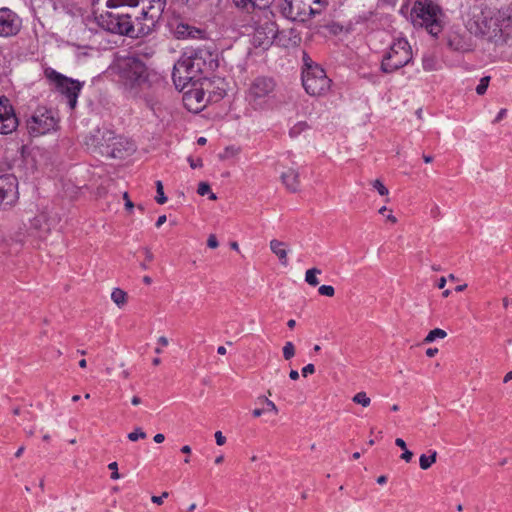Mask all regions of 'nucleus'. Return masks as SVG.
<instances>
[{
  "instance_id": "nucleus-1",
  "label": "nucleus",
  "mask_w": 512,
  "mask_h": 512,
  "mask_svg": "<svg viewBox=\"0 0 512 512\" xmlns=\"http://www.w3.org/2000/svg\"><path fill=\"white\" fill-rule=\"evenodd\" d=\"M111 9L96 17L103 30L130 38L150 34L162 17L166 0H107Z\"/></svg>"
},
{
  "instance_id": "nucleus-2",
  "label": "nucleus",
  "mask_w": 512,
  "mask_h": 512,
  "mask_svg": "<svg viewBox=\"0 0 512 512\" xmlns=\"http://www.w3.org/2000/svg\"><path fill=\"white\" fill-rule=\"evenodd\" d=\"M464 24L467 31L485 39L495 46H512V8L503 7L496 11L470 7Z\"/></svg>"
},
{
  "instance_id": "nucleus-3",
  "label": "nucleus",
  "mask_w": 512,
  "mask_h": 512,
  "mask_svg": "<svg viewBox=\"0 0 512 512\" xmlns=\"http://www.w3.org/2000/svg\"><path fill=\"white\" fill-rule=\"evenodd\" d=\"M218 67L216 55L206 48H199L183 55L173 67L172 79L176 89L182 91L190 82H197L201 75H208Z\"/></svg>"
},
{
  "instance_id": "nucleus-4",
  "label": "nucleus",
  "mask_w": 512,
  "mask_h": 512,
  "mask_svg": "<svg viewBox=\"0 0 512 512\" xmlns=\"http://www.w3.org/2000/svg\"><path fill=\"white\" fill-rule=\"evenodd\" d=\"M112 69L123 87L134 95H137L141 89L151 87L160 79L157 72L150 69L141 58L134 55L118 58Z\"/></svg>"
},
{
  "instance_id": "nucleus-5",
  "label": "nucleus",
  "mask_w": 512,
  "mask_h": 512,
  "mask_svg": "<svg viewBox=\"0 0 512 512\" xmlns=\"http://www.w3.org/2000/svg\"><path fill=\"white\" fill-rule=\"evenodd\" d=\"M413 59L410 44L404 38H398L390 45L383 55L380 70L385 74H391L409 64Z\"/></svg>"
},
{
  "instance_id": "nucleus-6",
  "label": "nucleus",
  "mask_w": 512,
  "mask_h": 512,
  "mask_svg": "<svg viewBox=\"0 0 512 512\" xmlns=\"http://www.w3.org/2000/svg\"><path fill=\"white\" fill-rule=\"evenodd\" d=\"M441 10L438 5L431 1H417L411 10V19L416 26L425 27L433 36L441 32L440 24Z\"/></svg>"
},
{
  "instance_id": "nucleus-7",
  "label": "nucleus",
  "mask_w": 512,
  "mask_h": 512,
  "mask_svg": "<svg viewBox=\"0 0 512 512\" xmlns=\"http://www.w3.org/2000/svg\"><path fill=\"white\" fill-rule=\"evenodd\" d=\"M326 5V0H284L280 9L287 19L304 22L320 14Z\"/></svg>"
},
{
  "instance_id": "nucleus-8",
  "label": "nucleus",
  "mask_w": 512,
  "mask_h": 512,
  "mask_svg": "<svg viewBox=\"0 0 512 512\" xmlns=\"http://www.w3.org/2000/svg\"><path fill=\"white\" fill-rule=\"evenodd\" d=\"M302 84L309 95L322 96L329 91L331 80L327 77L322 67L310 65L308 68H303Z\"/></svg>"
},
{
  "instance_id": "nucleus-9",
  "label": "nucleus",
  "mask_w": 512,
  "mask_h": 512,
  "mask_svg": "<svg viewBox=\"0 0 512 512\" xmlns=\"http://www.w3.org/2000/svg\"><path fill=\"white\" fill-rule=\"evenodd\" d=\"M58 126L54 112L46 107L37 108L27 119L26 127L30 136L39 137L55 131Z\"/></svg>"
},
{
  "instance_id": "nucleus-10",
  "label": "nucleus",
  "mask_w": 512,
  "mask_h": 512,
  "mask_svg": "<svg viewBox=\"0 0 512 512\" xmlns=\"http://www.w3.org/2000/svg\"><path fill=\"white\" fill-rule=\"evenodd\" d=\"M45 76L54 83L56 89L66 97L70 109H74L77 105V99L83 87V83L66 77L52 68L45 70Z\"/></svg>"
},
{
  "instance_id": "nucleus-11",
  "label": "nucleus",
  "mask_w": 512,
  "mask_h": 512,
  "mask_svg": "<svg viewBox=\"0 0 512 512\" xmlns=\"http://www.w3.org/2000/svg\"><path fill=\"white\" fill-rule=\"evenodd\" d=\"M277 32L278 27L274 21L269 18L260 21L257 23L253 33L252 41L254 46L266 49L273 43H276L278 46L286 47L287 43L282 41L284 33L277 34Z\"/></svg>"
},
{
  "instance_id": "nucleus-12",
  "label": "nucleus",
  "mask_w": 512,
  "mask_h": 512,
  "mask_svg": "<svg viewBox=\"0 0 512 512\" xmlns=\"http://www.w3.org/2000/svg\"><path fill=\"white\" fill-rule=\"evenodd\" d=\"M275 82L269 77H257L250 84L247 92L248 102L255 108H263V106L272 97L275 90Z\"/></svg>"
},
{
  "instance_id": "nucleus-13",
  "label": "nucleus",
  "mask_w": 512,
  "mask_h": 512,
  "mask_svg": "<svg viewBox=\"0 0 512 512\" xmlns=\"http://www.w3.org/2000/svg\"><path fill=\"white\" fill-rule=\"evenodd\" d=\"M98 145L99 152L110 158H124L133 150V146L129 142L116 136L112 131L103 132Z\"/></svg>"
},
{
  "instance_id": "nucleus-14",
  "label": "nucleus",
  "mask_w": 512,
  "mask_h": 512,
  "mask_svg": "<svg viewBox=\"0 0 512 512\" xmlns=\"http://www.w3.org/2000/svg\"><path fill=\"white\" fill-rule=\"evenodd\" d=\"M18 200V181L12 174L0 175V208L13 206Z\"/></svg>"
},
{
  "instance_id": "nucleus-15",
  "label": "nucleus",
  "mask_w": 512,
  "mask_h": 512,
  "mask_svg": "<svg viewBox=\"0 0 512 512\" xmlns=\"http://www.w3.org/2000/svg\"><path fill=\"white\" fill-rule=\"evenodd\" d=\"M471 35L466 31L452 30L447 35V45L451 50L459 53L471 52L475 47Z\"/></svg>"
},
{
  "instance_id": "nucleus-16",
  "label": "nucleus",
  "mask_w": 512,
  "mask_h": 512,
  "mask_svg": "<svg viewBox=\"0 0 512 512\" xmlns=\"http://www.w3.org/2000/svg\"><path fill=\"white\" fill-rule=\"evenodd\" d=\"M191 83L192 87L184 92L182 100L187 110L198 113L206 106L207 99L203 88L196 87L195 82Z\"/></svg>"
},
{
  "instance_id": "nucleus-17",
  "label": "nucleus",
  "mask_w": 512,
  "mask_h": 512,
  "mask_svg": "<svg viewBox=\"0 0 512 512\" xmlns=\"http://www.w3.org/2000/svg\"><path fill=\"white\" fill-rule=\"evenodd\" d=\"M18 124V119L8 99H0V134L12 133Z\"/></svg>"
},
{
  "instance_id": "nucleus-18",
  "label": "nucleus",
  "mask_w": 512,
  "mask_h": 512,
  "mask_svg": "<svg viewBox=\"0 0 512 512\" xmlns=\"http://www.w3.org/2000/svg\"><path fill=\"white\" fill-rule=\"evenodd\" d=\"M171 31L177 39H204L206 31L192 26L182 20H175L170 23Z\"/></svg>"
},
{
  "instance_id": "nucleus-19",
  "label": "nucleus",
  "mask_w": 512,
  "mask_h": 512,
  "mask_svg": "<svg viewBox=\"0 0 512 512\" xmlns=\"http://www.w3.org/2000/svg\"><path fill=\"white\" fill-rule=\"evenodd\" d=\"M21 27L19 17L8 8L0 9V36L15 35Z\"/></svg>"
},
{
  "instance_id": "nucleus-20",
  "label": "nucleus",
  "mask_w": 512,
  "mask_h": 512,
  "mask_svg": "<svg viewBox=\"0 0 512 512\" xmlns=\"http://www.w3.org/2000/svg\"><path fill=\"white\" fill-rule=\"evenodd\" d=\"M282 183L285 185L286 189L290 192H297L300 187V175L299 172L295 169H288L283 172L281 175Z\"/></svg>"
},
{
  "instance_id": "nucleus-21",
  "label": "nucleus",
  "mask_w": 512,
  "mask_h": 512,
  "mask_svg": "<svg viewBox=\"0 0 512 512\" xmlns=\"http://www.w3.org/2000/svg\"><path fill=\"white\" fill-rule=\"evenodd\" d=\"M273 0H233V3L246 11L254 9L265 10L272 4Z\"/></svg>"
},
{
  "instance_id": "nucleus-22",
  "label": "nucleus",
  "mask_w": 512,
  "mask_h": 512,
  "mask_svg": "<svg viewBox=\"0 0 512 512\" xmlns=\"http://www.w3.org/2000/svg\"><path fill=\"white\" fill-rule=\"evenodd\" d=\"M286 246V243L277 239H273L270 241V250L278 257L279 262L283 266L288 265V252Z\"/></svg>"
},
{
  "instance_id": "nucleus-23",
  "label": "nucleus",
  "mask_w": 512,
  "mask_h": 512,
  "mask_svg": "<svg viewBox=\"0 0 512 512\" xmlns=\"http://www.w3.org/2000/svg\"><path fill=\"white\" fill-rule=\"evenodd\" d=\"M111 299L118 307H122L127 302V294L120 288H114L111 293Z\"/></svg>"
},
{
  "instance_id": "nucleus-24",
  "label": "nucleus",
  "mask_w": 512,
  "mask_h": 512,
  "mask_svg": "<svg viewBox=\"0 0 512 512\" xmlns=\"http://www.w3.org/2000/svg\"><path fill=\"white\" fill-rule=\"evenodd\" d=\"M437 459V452L434 450L431 452L429 456L422 454L419 458V465L420 468L423 470L429 469L432 464L436 462Z\"/></svg>"
},
{
  "instance_id": "nucleus-25",
  "label": "nucleus",
  "mask_w": 512,
  "mask_h": 512,
  "mask_svg": "<svg viewBox=\"0 0 512 512\" xmlns=\"http://www.w3.org/2000/svg\"><path fill=\"white\" fill-rule=\"evenodd\" d=\"M322 273V271L319 269V268H311V269H308L306 272H305V281L310 285V286H317L319 284V280L317 278V275H320Z\"/></svg>"
},
{
  "instance_id": "nucleus-26",
  "label": "nucleus",
  "mask_w": 512,
  "mask_h": 512,
  "mask_svg": "<svg viewBox=\"0 0 512 512\" xmlns=\"http://www.w3.org/2000/svg\"><path fill=\"white\" fill-rule=\"evenodd\" d=\"M309 125L305 121H300L294 124L289 130V136L291 138L298 137L302 132L307 131L309 129Z\"/></svg>"
},
{
  "instance_id": "nucleus-27",
  "label": "nucleus",
  "mask_w": 512,
  "mask_h": 512,
  "mask_svg": "<svg viewBox=\"0 0 512 512\" xmlns=\"http://www.w3.org/2000/svg\"><path fill=\"white\" fill-rule=\"evenodd\" d=\"M446 336H447L446 331H444L443 329H440V328H435V329L431 330L427 334V336L424 338V343L428 344V343L435 341L438 338L443 339Z\"/></svg>"
},
{
  "instance_id": "nucleus-28",
  "label": "nucleus",
  "mask_w": 512,
  "mask_h": 512,
  "mask_svg": "<svg viewBox=\"0 0 512 512\" xmlns=\"http://www.w3.org/2000/svg\"><path fill=\"white\" fill-rule=\"evenodd\" d=\"M353 402L363 407H368L371 403V399L367 396L365 392H358L352 398Z\"/></svg>"
},
{
  "instance_id": "nucleus-29",
  "label": "nucleus",
  "mask_w": 512,
  "mask_h": 512,
  "mask_svg": "<svg viewBox=\"0 0 512 512\" xmlns=\"http://www.w3.org/2000/svg\"><path fill=\"white\" fill-rule=\"evenodd\" d=\"M156 197L155 200L158 204H164L167 202V197L164 194L163 184L161 181H156Z\"/></svg>"
},
{
  "instance_id": "nucleus-30",
  "label": "nucleus",
  "mask_w": 512,
  "mask_h": 512,
  "mask_svg": "<svg viewBox=\"0 0 512 512\" xmlns=\"http://www.w3.org/2000/svg\"><path fill=\"white\" fill-rule=\"evenodd\" d=\"M283 357L285 360H290L295 355V346L292 342L288 341L285 343L282 349Z\"/></svg>"
},
{
  "instance_id": "nucleus-31",
  "label": "nucleus",
  "mask_w": 512,
  "mask_h": 512,
  "mask_svg": "<svg viewBox=\"0 0 512 512\" xmlns=\"http://www.w3.org/2000/svg\"><path fill=\"white\" fill-rule=\"evenodd\" d=\"M490 82V76H484L480 79L479 84L476 87V93L478 95H484L487 91Z\"/></svg>"
},
{
  "instance_id": "nucleus-32",
  "label": "nucleus",
  "mask_w": 512,
  "mask_h": 512,
  "mask_svg": "<svg viewBox=\"0 0 512 512\" xmlns=\"http://www.w3.org/2000/svg\"><path fill=\"white\" fill-rule=\"evenodd\" d=\"M372 187L381 195L387 196L389 194V190L387 187L380 181L379 179L373 180L371 182Z\"/></svg>"
},
{
  "instance_id": "nucleus-33",
  "label": "nucleus",
  "mask_w": 512,
  "mask_h": 512,
  "mask_svg": "<svg viewBox=\"0 0 512 512\" xmlns=\"http://www.w3.org/2000/svg\"><path fill=\"white\" fill-rule=\"evenodd\" d=\"M127 437L130 441L135 442L139 439H145L146 433L141 428L138 427L135 428L134 431L130 432Z\"/></svg>"
},
{
  "instance_id": "nucleus-34",
  "label": "nucleus",
  "mask_w": 512,
  "mask_h": 512,
  "mask_svg": "<svg viewBox=\"0 0 512 512\" xmlns=\"http://www.w3.org/2000/svg\"><path fill=\"white\" fill-rule=\"evenodd\" d=\"M318 292L320 295L333 297L335 294V289L331 285H322L319 287Z\"/></svg>"
},
{
  "instance_id": "nucleus-35",
  "label": "nucleus",
  "mask_w": 512,
  "mask_h": 512,
  "mask_svg": "<svg viewBox=\"0 0 512 512\" xmlns=\"http://www.w3.org/2000/svg\"><path fill=\"white\" fill-rule=\"evenodd\" d=\"M423 68L426 71H432L435 69V60L433 57L427 56L423 58Z\"/></svg>"
},
{
  "instance_id": "nucleus-36",
  "label": "nucleus",
  "mask_w": 512,
  "mask_h": 512,
  "mask_svg": "<svg viewBox=\"0 0 512 512\" xmlns=\"http://www.w3.org/2000/svg\"><path fill=\"white\" fill-rule=\"evenodd\" d=\"M211 188L207 182H200L198 185L197 193L201 196L207 195L210 193Z\"/></svg>"
},
{
  "instance_id": "nucleus-37",
  "label": "nucleus",
  "mask_w": 512,
  "mask_h": 512,
  "mask_svg": "<svg viewBox=\"0 0 512 512\" xmlns=\"http://www.w3.org/2000/svg\"><path fill=\"white\" fill-rule=\"evenodd\" d=\"M108 468L112 471L111 478L113 480H117L120 478V474L118 472V465L116 462H112L108 465Z\"/></svg>"
},
{
  "instance_id": "nucleus-38",
  "label": "nucleus",
  "mask_w": 512,
  "mask_h": 512,
  "mask_svg": "<svg viewBox=\"0 0 512 512\" xmlns=\"http://www.w3.org/2000/svg\"><path fill=\"white\" fill-rule=\"evenodd\" d=\"M169 496L168 492H163L160 496H152L151 501L157 505H161L163 500Z\"/></svg>"
},
{
  "instance_id": "nucleus-39",
  "label": "nucleus",
  "mask_w": 512,
  "mask_h": 512,
  "mask_svg": "<svg viewBox=\"0 0 512 512\" xmlns=\"http://www.w3.org/2000/svg\"><path fill=\"white\" fill-rule=\"evenodd\" d=\"M315 372V366L313 364H307L302 368L303 377H307L309 374H313Z\"/></svg>"
},
{
  "instance_id": "nucleus-40",
  "label": "nucleus",
  "mask_w": 512,
  "mask_h": 512,
  "mask_svg": "<svg viewBox=\"0 0 512 512\" xmlns=\"http://www.w3.org/2000/svg\"><path fill=\"white\" fill-rule=\"evenodd\" d=\"M207 245H208L209 248H212V249H215V248L218 247L219 243H218V240H217L215 235L211 234L208 237Z\"/></svg>"
},
{
  "instance_id": "nucleus-41",
  "label": "nucleus",
  "mask_w": 512,
  "mask_h": 512,
  "mask_svg": "<svg viewBox=\"0 0 512 512\" xmlns=\"http://www.w3.org/2000/svg\"><path fill=\"white\" fill-rule=\"evenodd\" d=\"M214 436L217 445L222 446L226 443V437L222 434L221 431H217Z\"/></svg>"
},
{
  "instance_id": "nucleus-42",
  "label": "nucleus",
  "mask_w": 512,
  "mask_h": 512,
  "mask_svg": "<svg viewBox=\"0 0 512 512\" xmlns=\"http://www.w3.org/2000/svg\"><path fill=\"white\" fill-rule=\"evenodd\" d=\"M264 402L266 403L267 405V410L268 411H272L274 412L275 414L278 413V408L277 406L275 405V403L273 401H271L270 399L268 398H264Z\"/></svg>"
},
{
  "instance_id": "nucleus-43",
  "label": "nucleus",
  "mask_w": 512,
  "mask_h": 512,
  "mask_svg": "<svg viewBox=\"0 0 512 512\" xmlns=\"http://www.w3.org/2000/svg\"><path fill=\"white\" fill-rule=\"evenodd\" d=\"M412 457H413V453L410 450H408V449L403 450V453L401 454L402 460H404L405 462H410Z\"/></svg>"
},
{
  "instance_id": "nucleus-44",
  "label": "nucleus",
  "mask_w": 512,
  "mask_h": 512,
  "mask_svg": "<svg viewBox=\"0 0 512 512\" xmlns=\"http://www.w3.org/2000/svg\"><path fill=\"white\" fill-rule=\"evenodd\" d=\"M282 33H284V36L282 37V41L286 42L287 43L286 47H288L290 45V42H291V37H287V33L291 34L292 31L291 30L290 31H285V30L279 31L278 30V32H277V34H282Z\"/></svg>"
},
{
  "instance_id": "nucleus-45",
  "label": "nucleus",
  "mask_w": 512,
  "mask_h": 512,
  "mask_svg": "<svg viewBox=\"0 0 512 512\" xmlns=\"http://www.w3.org/2000/svg\"><path fill=\"white\" fill-rule=\"evenodd\" d=\"M123 197L125 199V207L128 209V210H131L133 207H134V204L132 203V201L129 199L128 197V193L125 192L123 194Z\"/></svg>"
},
{
  "instance_id": "nucleus-46",
  "label": "nucleus",
  "mask_w": 512,
  "mask_h": 512,
  "mask_svg": "<svg viewBox=\"0 0 512 512\" xmlns=\"http://www.w3.org/2000/svg\"><path fill=\"white\" fill-rule=\"evenodd\" d=\"M303 62L304 68H308L310 65H316L306 53L303 54Z\"/></svg>"
},
{
  "instance_id": "nucleus-47",
  "label": "nucleus",
  "mask_w": 512,
  "mask_h": 512,
  "mask_svg": "<svg viewBox=\"0 0 512 512\" xmlns=\"http://www.w3.org/2000/svg\"><path fill=\"white\" fill-rule=\"evenodd\" d=\"M145 258L147 259V262H151L154 258L153 253L149 248H144Z\"/></svg>"
},
{
  "instance_id": "nucleus-48",
  "label": "nucleus",
  "mask_w": 512,
  "mask_h": 512,
  "mask_svg": "<svg viewBox=\"0 0 512 512\" xmlns=\"http://www.w3.org/2000/svg\"><path fill=\"white\" fill-rule=\"evenodd\" d=\"M188 160H189L191 168H193V169L202 166V160L201 159H198L196 162L193 159H191V158H189Z\"/></svg>"
},
{
  "instance_id": "nucleus-49",
  "label": "nucleus",
  "mask_w": 512,
  "mask_h": 512,
  "mask_svg": "<svg viewBox=\"0 0 512 512\" xmlns=\"http://www.w3.org/2000/svg\"><path fill=\"white\" fill-rule=\"evenodd\" d=\"M395 444H396V446H398V447H399V448H401L402 450L407 449V447H406V443H405V441H404L402 438H397V439L395 440Z\"/></svg>"
},
{
  "instance_id": "nucleus-50",
  "label": "nucleus",
  "mask_w": 512,
  "mask_h": 512,
  "mask_svg": "<svg viewBox=\"0 0 512 512\" xmlns=\"http://www.w3.org/2000/svg\"><path fill=\"white\" fill-rule=\"evenodd\" d=\"M166 215H161L158 217L157 221H156V227L159 228L161 227L165 222H166Z\"/></svg>"
},
{
  "instance_id": "nucleus-51",
  "label": "nucleus",
  "mask_w": 512,
  "mask_h": 512,
  "mask_svg": "<svg viewBox=\"0 0 512 512\" xmlns=\"http://www.w3.org/2000/svg\"><path fill=\"white\" fill-rule=\"evenodd\" d=\"M437 353H438V349L437 348H428L426 350V355L428 357H434Z\"/></svg>"
},
{
  "instance_id": "nucleus-52",
  "label": "nucleus",
  "mask_w": 512,
  "mask_h": 512,
  "mask_svg": "<svg viewBox=\"0 0 512 512\" xmlns=\"http://www.w3.org/2000/svg\"><path fill=\"white\" fill-rule=\"evenodd\" d=\"M153 440L156 443H162L165 440V436L162 433H158L154 436Z\"/></svg>"
},
{
  "instance_id": "nucleus-53",
  "label": "nucleus",
  "mask_w": 512,
  "mask_h": 512,
  "mask_svg": "<svg viewBox=\"0 0 512 512\" xmlns=\"http://www.w3.org/2000/svg\"><path fill=\"white\" fill-rule=\"evenodd\" d=\"M506 114V109H501L498 113V115L496 116L494 122H499Z\"/></svg>"
},
{
  "instance_id": "nucleus-54",
  "label": "nucleus",
  "mask_w": 512,
  "mask_h": 512,
  "mask_svg": "<svg viewBox=\"0 0 512 512\" xmlns=\"http://www.w3.org/2000/svg\"><path fill=\"white\" fill-rule=\"evenodd\" d=\"M158 343L162 346H167L169 344V341L165 336H160L158 338Z\"/></svg>"
},
{
  "instance_id": "nucleus-55",
  "label": "nucleus",
  "mask_w": 512,
  "mask_h": 512,
  "mask_svg": "<svg viewBox=\"0 0 512 512\" xmlns=\"http://www.w3.org/2000/svg\"><path fill=\"white\" fill-rule=\"evenodd\" d=\"M289 377L291 380H298L299 378V373L297 370H291L290 373H289Z\"/></svg>"
},
{
  "instance_id": "nucleus-56",
  "label": "nucleus",
  "mask_w": 512,
  "mask_h": 512,
  "mask_svg": "<svg viewBox=\"0 0 512 512\" xmlns=\"http://www.w3.org/2000/svg\"><path fill=\"white\" fill-rule=\"evenodd\" d=\"M445 285H446V278L445 277H441L439 279V281H438L437 286H438L439 289H443L445 287Z\"/></svg>"
},
{
  "instance_id": "nucleus-57",
  "label": "nucleus",
  "mask_w": 512,
  "mask_h": 512,
  "mask_svg": "<svg viewBox=\"0 0 512 512\" xmlns=\"http://www.w3.org/2000/svg\"><path fill=\"white\" fill-rule=\"evenodd\" d=\"M376 481L379 485H383L387 482V477L385 475H381L377 478Z\"/></svg>"
},
{
  "instance_id": "nucleus-58",
  "label": "nucleus",
  "mask_w": 512,
  "mask_h": 512,
  "mask_svg": "<svg viewBox=\"0 0 512 512\" xmlns=\"http://www.w3.org/2000/svg\"><path fill=\"white\" fill-rule=\"evenodd\" d=\"M188 6H196L201 0H183Z\"/></svg>"
},
{
  "instance_id": "nucleus-59",
  "label": "nucleus",
  "mask_w": 512,
  "mask_h": 512,
  "mask_svg": "<svg viewBox=\"0 0 512 512\" xmlns=\"http://www.w3.org/2000/svg\"><path fill=\"white\" fill-rule=\"evenodd\" d=\"M386 219L393 224L397 222V218L391 212L386 216Z\"/></svg>"
},
{
  "instance_id": "nucleus-60",
  "label": "nucleus",
  "mask_w": 512,
  "mask_h": 512,
  "mask_svg": "<svg viewBox=\"0 0 512 512\" xmlns=\"http://www.w3.org/2000/svg\"><path fill=\"white\" fill-rule=\"evenodd\" d=\"M181 452L184 454H190L191 453V447L189 445H185L181 448Z\"/></svg>"
},
{
  "instance_id": "nucleus-61",
  "label": "nucleus",
  "mask_w": 512,
  "mask_h": 512,
  "mask_svg": "<svg viewBox=\"0 0 512 512\" xmlns=\"http://www.w3.org/2000/svg\"><path fill=\"white\" fill-rule=\"evenodd\" d=\"M510 380H512V371L508 372V373L504 376L503 382H504V383H507V382H509Z\"/></svg>"
},
{
  "instance_id": "nucleus-62",
  "label": "nucleus",
  "mask_w": 512,
  "mask_h": 512,
  "mask_svg": "<svg viewBox=\"0 0 512 512\" xmlns=\"http://www.w3.org/2000/svg\"><path fill=\"white\" fill-rule=\"evenodd\" d=\"M252 414L254 417H260L263 414V410L262 409H254Z\"/></svg>"
},
{
  "instance_id": "nucleus-63",
  "label": "nucleus",
  "mask_w": 512,
  "mask_h": 512,
  "mask_svg": "<svg viewBox=\"0 0 512 512\" xmlns=\"http://www.w3.org/2000/svg\"><path fill=\"white\" fill-rule=\"evenodd\" d=\"M24 446H21L15 453V457L19 458L22 456L23 452H24Z\"/></svg>"
},
{
  "instance_id": "nucleus-64",
  "label": "nucleus",
  "mask_w": 512,
  "mask_h": 512,
  "mask_svg": "<svg viewBox=\"0 0 512 512\" xmlns=\"http://www.w3.org/2000/svg\"><path fill=\"white\" fill-rule=\"evenodd\" d=\"M131 402L133 405H139L141 403V399L138 396H134Z\"/></svg>"
}]
</instances>
